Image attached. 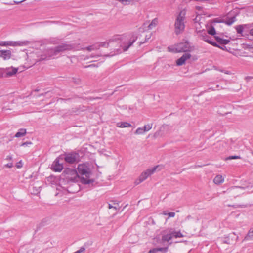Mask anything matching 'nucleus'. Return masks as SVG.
Returning a JSON list of instances; mask_svg holds the SVG:
<instances>
[{"instance_id": "1", "label": "nucleus", "mask_w": 253, "mask_h": 253, "mask_svg": "<svg viewBox=\"0 0 253 253\" xmlns=\"http://www.w3.org/2000/svg\"><path fill=\"white\" fill-rule=\"evenodd\" d=\"M133 39L130 41L127 45H124L123 42L124 39V36H117L114 39L109 40L108 42H104L102 44V46L106 47H114L111 49L113 51L109 55H106V56H113L114 55L121 53L123 51H126L136 41L137 37L136 35L133 34L132 36Z\"/></svg>"}, {"instance_id": "2", "label": "nucleus", "mask_w": 253, "mask_h": 253, "mask_svg": "<svg viewBox=\"0 0 253 253\" xmlns=\"http://www.w3.org/2000/svg\"><path fill=\"white\" fill-rule=\"evenodd\" d=\"M77 169V172L82 184H89L94 182V179L90 178L91 172L89 168L86 165L84 164H79Z\"/></svg>"}, {"instance_id": "3", "label": "nucleus", "mask_w": 253, "mask_h": 253, "mask_svg": "<svg viewBox=\"0 0 253 253\" xmlns=\"http://www.w3.org/2000/svg\"><path fill=\"white\" fill-rule=\"evenodd\" d=\"M185 12L181 11L176 17L174 23V32L176 35L181 34L185 29Z\"/></svg>"}, {"instance_id": "4", "label": "nucleus", "mask_w": 253, "mask_h": 253, "mask_svg": "<svg viewBox=\"0 0 253 253\" xmlns=\"http://www.w3.org/2000/svg\"><path fill=\"white\" fill-rule=\"evenodd\" d=\"M65 178L70 181L74 182H78L80 179V176L77 171L72 168H66L62 173Z\"/></svg>"}, {"instance_id": "5", "label": "nucleus", "mask_w": 253, "mask_h": 253, "mask_svg": "<svg viewBox=\"0 0 253 253\" xmlns=\"http://www.w3.org/2000/svg\"><path fill=\"white\" fill-rule=\"evenodd\" d=\"M169 51H175V52H186L190 51L191 47L188 42H181L176 45L175 48L171 49L170 47H168Z\"/></svg>"}, {"instance_id": "6", "label": "nucleus", "mask_w": 253, "mask_h": 253, "mask_svg": "<svg viewBox=\"0 0 253 253\" xmlns=\"http://www.w3.org/2000/svg\"><path fill=\"white\" fill-rule=\"evenodd\" d=\"M61 156H62V160H64L66 162L70 164L78 162L80 158L79 154L76 152L64 153Z\"/></svg>"}, {"instance_id": "7", "label": "nucleus", "mask_w": 253, "mask_h": 253, "mask_svg": "<svg viewBox=\"0 0 253 253\" xmlns=\"http://www.w3.org/2000/svg\"><path fill=\"white\" fill-rule=\"evenodd\" d=\"M158 167L159 166H156L151 169H147L146 171L142 173L139 178L135 181V184L138 185L144 181L149 176L152 175L155 171H156Z\"/></svg>"}, {"instance_id": "8", "label": "nucleus", "mask_w": 253, "mask_h": 253, "mask_svg": "<svg viewBox=\"0 0 253 253\" xmlns=\"http://www.w3.org/2000/svg\"><path fill=\"white\" fill-rule=\"evenodd\" d=\"M55 48L57 54L66 50H71L77 49L74 44H69L67 43H62L61 44L55 47Z\"/></svg>"}, {"instance_id": "9", "label": "nucleus", "mask_w": 253, "mask_h": 253, "mask_svg": "<svg viewBox=\"0 0 253 253\" xmlns=\"http://www.w3.org/2000/svg\"><path fill=\"white\" fill-rule=\"evenodd\" d=\"M60 160H62V156H60L57 157L53 162L51 169L55 172H60L63 169V163H60Z\"/></svg>"}, {"instance_id": "10", "label": "nucleus", "mask_w": 253, "mask_h": 253, "mask_svg": "<svg viewBox=\"0 0 253 253\" xmlns=\"http://www.w3.org/2000/svg\"><path fill=\"white\" fill-rule=\"evenodd\" d=\"M29 43L28 41H18V42H4L1 45H11V46H24L26 45Z\"/></svg>"}, {"instance_id": "11", "label": "nucleus", "mask_w": 253, "mask_h": 253, "mask_svg": "<svg viewBox=\"0 0 253 253\" xmlns=\"http://www.w3.org/2000/svg\"><path fill=\"white\" fill-rule=\"evenodd\" d=\"M191 55L189 53H184L180 58L176 61L177 66H181L185 63V61L191 57Z\"/></svg>"}, {"instance_id": "12", "label": "nucleus", "mask_w": 253, "mask_h": 253, "mask_svg": "<svg viewBox=\"0 0 253 253\" xmlns=\"http://www.w3.org/2000/svg\"><path fill=\"white\" fill-rule=\"evenodd\" d=\"M200 38L202 40L213 46H218V44L211 40V38L206 33L202 34L200 35Z\"/></svg>"}, {"instance_id": "13", "label": "nucleus", "mask_w": 253, "mask_h": 253, "mask_svg": "<svg viewBox=\"0 0 253 253\" xmlns=\"http://www.w3.org/2000/svg\"><path fill=\"white\" fill-rule=\"evenodd\" d=\"M11 56V52L9 50H0V57L4 60L9 59Z\"/></svg>"}, {"instance_id": "14", "label": "nucleus", "mask_w": 253, "mask_h": 253, "mask_svg": "<svg viewBox=\"0 0 253 253\" xmlns=\"http://www.w3.org/2000/svg\"><path fill=\"white\" fill-rule=\"evenodd\" d=\"M252 27V25L249 24H244V25H239L237 26L235 28L237 31V33L240 34L241 36H243L242 33L243 32V30L244 28L249 29V28H251Z\"/></svg>"}, {"instance_id": "15", "label": "nucleus", "mask_w": 253, "mask_h": 253, "mask_svg": "<svg viewBox=\"0 0 253 253\" xmlns=\"http://www.w3.org/2000/svg\"><path fill=\"white\" fill-rule=\"evenodd\" d=\"M45 54L48 57H52L57 55L55 47L54 48L47 49L45 51Z\"/></svg>"}, {"instance_id": "16", "label": "nucleus", "mask_w": 253, "mask_h": 253, "mask_svg": "<svg viewBox=\"0 0 253 253\" xmlns=\"http://www.w3.org/2000/svg\"><path fill=\"white\" fill-rule=\"evenodd\" d=\"M17 71V68L12 67L11 68L6 69L5 74L7 77H10L15 74Z\"/></svg>"}, {"instance_id": "17", "label": "nucleus", "mask_w": 253, "mask_h": 253, "mask_svg": "<svg viewBox=\"0 0 253 253\" xmlns=\"http://www.w3.org/2000/svg\"><path fill=\"white\" fill-rule=\"evenodd\" d=\"M214 38L217 42L220 44L226 45L228 44L230 42L229 40L223 39L217 36H215Z\"/></svg>"}, {"instance_id": "18", "label": "nucleus", "mask_w": 253, "mask_h": 253, "mask_svg": "<svg viewBox=\"0 0 253 253\" xmlns=\"http://www.w3.org/2000/svg\"><path fill=\"white\" fill-rule=\"evenodd\" d=\"M213 181L216 184H220L223 182L224 178L221 175H217L214 178Z\"/></svg>"}, {"instance_id": "19", "label": "nucleus", "mask_w": 253, "mask_h": 253, "mask_svg": "<svg viewBox=\"0 0 253 253\" xmlns=\"http://www.w3.org/2000/svg\"><path fill=\"white\" fill-rule=\"evenodd\" d=\"M117 126L119 127L124 128L130 127L131 126V125L127 122H119L117 124Z\"/></svg>"}, {"instance_id": "20", "label": "nucleus", "mask_w": 253, "mask_h": 253, "mask_svg": "<svg viewBox=\"0 0 253 253\" xmlns=\"http://www.w3.org/2000/svg\"><path fill=\"white\" fill-rule=\"evenodd\" d=\"M26 134V130L25 129H20L18 132H17L15 135V136L16 137L19 138L22 136H24Z\"/></svg>"}, {"instance_id": "21", "label": "nucleus", "mask_w": 253, "mask_h": 253, "mask_svg": "<svg viewBox=\"0 0 253 253\" xmlns=\"http://www.w3.org/2000/svg\"><path fill=\"white\" fill-rule=\"evenodd\" d=\"M158 23V19L157 18H154L148 26L149 29H152L153 27H156Z\"/></svg>"}, {"instance_id": "22", "label": "nucleus", "mask_w": 253, "mask_h": 253, "mask_svg": "<svg viewBox=\"0 0 253 253\" xmlns=\"http://www.w3.org/2000/svg\"><path fill=\"white\" fill-rule=\"evenodd\" d=\"M236 21V18L235 16H233L231 18H229L226 19L224 23L227 25L230 26L234 22Z\"/></svg>"}, {"instance_id": "23", "label": "nucleus", "mask_w": 253, "mask_h": 253, "mask_svg": "<svg viewBox=\"0 0 253 253\" xmlns=\"http://www.w3.org/2000/svg\"><path fill=\"white\" fill-rule=\"evenodd\" d=\"M124 5H127L133 2L134 0H117Z\"/></svg>"}, {"instance_id": "24", "label": "nucleus", "mask_w": 253, "mask_h": 253, "mask_svg": "<svg viewBox=\"0 0 253 253\" xmlns=\"http://www.w3.org/2000/svg\"><path fill=\"white\" fill-rule=\"evenodd\" d=\"M253 239V232L250 229L247 235L245 237V240H250Z\"/></svg>"}, {"instance_id": "25", "label": "nucleus", "mask_w": 253, "mask_h": 253, "mask_svg": "<svg viewBox=\"0 0 253 253\" xmlns=\"http://www.w3.org/2000/svg\"><path fill=\"white\" fill-rule=\"evenodd\" d=\"M171 236H170V234L169 233L167 234L164 235L162 236V240L163 241H167L169 242L171 239Z\"/></svg>"}, {"instance_id": "26", "label": "nucleus", "mask_w": 253, "mask_h": 253, "mask_svg": "<svg viewBox=\"0 0 253 253\" xmlns=\"http://www.w3.org/2000/svg\"><path fill=\"white\" fill-rule=\"evenodd\" d=\"M99 48L98 46L92 45L89 46L85 48V49H86L88 51H91L93 50H97Z\"/></svg>"}, {"instance_id": "27", "label": "nucleus", "mask_w": 253, "mask_h": 253, "mask_svg": "<svg viewBox=\"0 0 253 253\" xmlns=\"http://www.w3.org/2000/svg\"><path fill=\"white\" fill-rule=\"evenodd\" d=\"M208 33L211 35H214L216 34V31L213 26H211L209 28L208 30Z\"/></svg>"}, {"instance_id": "28", "label": "nucleus", "mask_w": 253, "mask_h": 253, "mask_svg": "<svg viewBox=\"0 0 253 253\" xmlns=\"http://www.w3.org/2000/svg\"><path fill=\"white\" fill-rule=\"evenodd\" d=\"M144 132H145V131L144 130V128L143 127H139L138 128L135 132V134H142L143 133H144Z\"/></svg>"}, {"instance_id": "29", "label": "nucleus", "mask_w": 253, "mask_h": 253, "mask_svg": "<svg viewBox=\"0 0 253 253\" xmlns=\"http://www.w3.org/2000/svg\"><path fill=\"white\" fill-rule=\"evenodd\" d=\"M156 250L157 252H162V253H166L168 252V247L156 248Z\"/></svg>"}, {"instance_id": "30", "label": "nucleus", "mask_w": 253, "mask_h": 253, "mask_svg": "<svg viewBox=\"0 0 253 253\" xmlns=\"http://www.w3.org/2000/svg\"><path fill=\"white\" fill-rule=\"evenodd\" d=\"M152 125H153L152 124H148L147 125H145L143 126V128H144V130L145 131V132L148 131L149 130H150L152 127Z\"/></svg>"}, {"instance_id": "31", "label": "nucleus", "mask_w": 253, "mask_h": 253, "mask_svg": "<svg viewBox=\"0 0 253 253\" xmlns=\"http://www.w3.org/2000/svg\"><path fill=\"white\" fill-rule=\"evenodd\" d=\"M150 38H151V34H150V35H146V36H145V41H144V42H139V45H141V44H143V43H145L146 42H147V41H148L149 39H150Z\"/></svg>"}, {"instance_id": "32", "label": "nucleus", "mask_w": 253, "mask_h": 253, "mask_svg": "<svg viewBox=\"0 0 253 253\" xmlns=\"http://www.w3.org/2000/svg\"><path fill=\"white\" fill-rule=\"evenodd\" d=\"M240 156H230L226 158V160L240 159Z\"/></svg>"}, {"instance_id": "33", "label": "nucleus", "mask_w": 253, "mask_h": 253, "mask_svg": "<svg viewBox=\"0 0 253 253\" xmlns=\"http://www.w3.org/2000/svg\"><path fill=\"white\" fill-rule=\"evenodd\" d=\"M174 234H175V238L183 237V234L181 233V232L180 231H176V233H174Z\"/></svg>"}, {"instance_id": "34", "label": "nucleus", "mask_w": 253, "mask_h": 253, "mask_svg": "<svg viewBox=\"0 0 253 253\" xmlns=\"http://www.w3.org/2000/svg\"><path fill=\"white\" fill-rule=\"evenodd\" d=\"M174 233H176V231L173 230V229H171L169 230V233L171 236V238H172L173 237H175V234H174Z\"/></svg>"}, {"instance_id": "35", "label": "nucleus", "mask_w": 253, "mask_h": 253, "mask_svg": "<svg viewBox=\"0 0 253 253\" xmlns=\"http://www.w3.org/2000/svg\"><path fill=\"white\" fill-rule=\"evenodd\" d=\"M85 251V248L84 247H81L80 249L74 252V253H81Z\"/></svg>"}, {"instance_id": "36", "label": "nucleus", "mask_w": 253, "mask_h": 253, "mask_svg": "<svg viewBox=\"0 0 253 253\" xmlns=\"http://www.w3.org/2000/svg\"><path fill=\"white\" fill-rule=\"evenodd\" d=\"M249 25H252V27L251 28H249V29H250V31H249L250 34L251 36H253V23H251V24H249Z\"/></svg>"}, {"instance_id": "37", "label": "nucleus", "mask_w": 253, "mask_h": 253, "mask_svg": "<svg viewBox=\"0 0 253 253\" xmlns=\"http://www.w3.org/2000/svg\"><path fill=\"white\" fill-rule=\"evenodd\" d=\"M32 188L33 189V192L34 194H37V193H39V192H40V191L39 190V187L36 188V187H33Z\"/></svg>"}, {"instance_id": "38", "label": "nucleus", "mask_w": 253, "mask_h": 253, "mask_svg": "<svg viewBox=\"0 0 253 253\" xmlns=\"http://www.w3.org/2000/svg\"><path fill=\"white\" fill-rule=\"evenodd\" d=\"M16 167L17 168H21L22 167V163L21 161H20L19 162L17 163L16 164Z\"/></svg>"}, {"instance_id": "39", "label": "nucleus", "mask_w": 253, "mask_h": 253, "mask_svg": "<svg viewBox=\"0 0 253 253\" xmlns=\"http://www.w3.org/2000/svg\"><path fill=\"white\" fill-rule=\"evenodd\" d=\"M73 82L77 84H80V82H81V81L80 79H75V78H73Z\"/></svg>"}, {"instance_id": "40", "label": "nucleus", "mask_w": 253, "mask_h": 253, "mask_svg": "<svg viewBox=\"0 0 253 253\" xmlns=\"http://www.w3.org/2000/svg\"><path fill=\"white\" fill-rule=\"evenodd\" d=\"M13 163L12 162H10V163H9L7 164H6L5 165V167H7V168H11L13 167Z\"/></svg>"}, {"instance_id": "41", "label": "nucleus", "mask_w": 253, "mask_h": 253, "mask_svg": "<svg viewBox=\"0 0 253 253\" xmlns=\"http://www.w3.org/2000/svg\"><path fill=\"white\" fill-rule=\"evenodd\" d=\"M175 215V212H170L168 213V215L169 217H173Z\"/></svg>"}, {"instance_id": "42", "label": "nucleus", "mask_w": 253, "mask_h": 253, "mask_svg": "<svg viewBox=\"0 0 253 253\" xmlns=\"http://www.w3.org/2000/svg\"><path fill=\"white\" fill-rule=\"evenodd\" d=\"M157 252L156 248H153L149 250L148 253H157Z\"/></svg>"}, {"instance_id": "43", "label": "nucleus", "mask_w": 253, "mask_h": 253, "mask_svg": "<svg viewBox=\"0 0 253 253\" xmlns=\"http://www.w3.org/2000/svg\"><path fill=\"white\" fill-rule=\"evenodd\" d=\"M6 160H7L8 161H12V156L11 155L7 156L6 157Z\"/></svg>"}, {"instance_id": "44", "label": "nucleus", "mask_w": 253, "mask_h": 253, "mask_svg": "<svg viewBox=\"0 0 253 253\" xmlns=\"http://www.w3.org/2000/svg\"><path fill=\"white\" fill-rule=\"evenodd\" d=\"M215 47H217L220 49H222L223 50H224V49L226 48V47L225 46H220L219 44H218V46H214Z\"/></svg>"}, {"instance_id": "45", "label": "nucleus", "mask_w": 253, "mask_h": 253, "mask_svg": "<svg viewBox=\"0 0 253 253\" xmlns=\"http://www.w3.org/2000/svg\"><path fill=\"white\" fill-rule=\"evenodd\" d=\"M108 208H109V209L114 208V209H115V210H117V208L116 207H115V206H112V205H111V204H109Z\"/></svg>"}, {"instance_id": "46", "label": "nucleus", "mask_w": 253, "mask_h": 253, "mask_svg": "<svg viewBox=\"0 0 253 253\" xmlns=\"http://www.w3.org/2000/svg\"><path fill=\"white\" fill-rule=\"evenodd\" d=\"M191 218H192V216H191V215H188V216H187L186 217V218H185V221H187V220H190V219H191Z\"/></svg>"}, {"instance_id": "47", "label": "nucleus", "mask_w": 253, "mask_h": 253, "mask_svg": "<svg viewBox=\"0 0 253 253\" xmlns=\"http://www.w3.org/2000/svg\"><path fill=\"white\" fill-rule=\"evenodd\" d=\"M31 142H24L21 144V146L27 145L28 144H31Z\"/></svg>"}, {"instance_id": "48", "label": "nucleus", "mask_w": 253, "mask_h": 253, "mask_svg": "<svg viewBox=\"0 0 253 253\" xmlns=\"http://www.w3.org/2000/svg\"><path fill=\"white\" fill-rule=\"evenodd\" d=\"M95 65L94 64H90L88 66H85V68H88V67H95Z\"/></svg>"}, {"instance_id": "49", "label": "nucleus", "mask_w": 253, "mask_h": 253, "mask_svg": "<svg viewBox=\"0 0 253 253\" xmlns=\"http://www.w3.org/2000/svg\"><path fill=\"white\" fill-rule=\"evenodd\" d=\"M163 214L165 215H168V211H165L163 212Z\"/></svg>"}, {"instance_id": "50", "label": "nucleus", "mask_w": 253, "mask_h": 253, "mask_svg": "<svg viewBox=\"0 0 253 253\" xmlns=\"http://www.w3.org/2000/svg\"><path fill=\"white\" fill-rule=\"evenodd\" d=\"M47 93V92H45L44 93H42L41 94H40L39 95V97L41 96H44Z\"/></svg>"}, {"instance_id": "51", "label": "nucleus", "mask_w": 253, "mask_h": 253, "mask_svg": "<svg viewBox=\"0 0 253 253\" xmlns=\"http://www.w3.org/2000/svg\"><path fill=\"white\" fill-rule=\"evenodd\" d=\"M221 144H222V142H218L216 143V145H217V146H220Z\"/></svg>"}, {"instance_id": "52", "label": "nucleus", "mask_w": 253, "mask_h": 253, "mask_svg": "<svg viewBox=\"0 0 253 253\" xmlns=\"http://www.w3.org/2000/svg\"><path fill=\"white\" fill-rule=\"evenodd\" d=\"M97 57H99V56H100V55H97ZM96 57V55H91V57H92V58H93V57Z\"/></svg>"}, {"instance_id": "53", "label": "nucleus", "mask_w": 253, "mask_h": 253, "mask_svg": "<svg viewBox=\"0 0 253 253\" xmlns=\"http://www.w3.org/2000/svg\"><path fill=\"white\" fill-rule=\"evenodd\" d=\"M75 47L77 48V49L76 50H79V47H78V46H79V44H78V45H76L75 44H74Z\"/></svg>"}, {"instance_id": "54", "label": "nucleus", "mask_w": 253, "mask_h": 253, "mask_svg": "<svg viewBox=\"0 0 253 253\" xmlns=\"http://www.w3.org/2000/svg\"><path fill=\"white\" fill-rule=\"evenodd\" d=\"M214 22H220L219 21H218L217 19H214Z\"/></svg>"}, {"instance_id": "55", "label": "nucleus", "mask_w": 253, "mask_h": 253, "mask_svg": "<svg viewBox=\"0 0 253 253\" xmlns=\"http://www.w3.org/2000/svg\"><path fill=\"white\" fill-rule=\"evenodd\" d=\"M209 0H200V1H209Z\"/></svg>"}, {"instance_id": "56", "label": "nucleus", "mask_w": 253, "mask_h": 253, "mask_svg": "<svg viewBox=\"0 0 253 253\" xmlns=\"http://www.w3.org/2000/svg\"><path fill=\"white\" fill-rule=\"evenodd\" d=\"M235 188H241V187H235Z\"/></svg>"}, {"instance_id": "57", "label": "nucleus", "mask_w": 253, "mask_h": 253, "mask_svg": "<svg viewBox=\"0 0 253 253\" xmlns=\"http://www.w3.org/2000/svg\"><path fill=\"white\" fill-rule=\"evenodd\" d=\"M252 154L253 156V152H252Z\"/></svg>"}, {"instance_id": "58", "label": "nucleus", "mask_w": 253, "mask_h": 253, "mask_svg": "<svg viewBox=\"0 0 253 253\" xmlns=\"http://www.w3.org/2000/svg\"><path fill=\"white\" fill-rule=\"evenodd\" d=\"M250 57H253V56H250Z\"/></svg>"}]
</instances>
